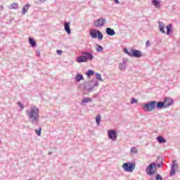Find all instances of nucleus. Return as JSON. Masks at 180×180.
I'll return each mask as SVG.
<instances>
[{
	"instance_id": "1",
	"label": "nucleus",
	"mask_w": 180,
	"mask_h": 180,
	"mask_svg": "<svg viewBox=\"0 0 180 180\" xmlns=\"http://www.w3.org/2000/svg\"><path fill=\"white\" fill-rule=\"evenodd\" d=\"M26 116L32 124H38L40 120V109L36 105H31L25 110Z\"/></svg>"
},
{
	"instance_id": "2",
	"label": "nucleus",
	"mask_w": 180,
	"mask_h": 180,
	"mask_svg": "<svg viewBox=\"0 0 180 180\" xmlns=\"http://www.w3.org/2000/svg\"><path fill=\"white\" fill-rule=\"evenodd\" d=\"M94 60V55L89 52H82V56L77 58V63H88Z\"/></svg>"
},
{
	"instance_id": "3",
	"label": "nucleus",
	"mask_w": 180,
	"mask_h": 180,
	"mask_svg": "<svg viewBox=\"0 0 180 180\" xmlns=\"http://www.w3.org/2000/svg\"><path fill=\"white\" fill-rule=\"evenodd\" d=\"M124 53L129 56V57H135V58H141V57H143V52L134 49L128 51L127 48H124Z\"/></svg>"
},
{
	"instance_id": "4",
	"label": "nucleus",
	"mask_w": 180,
	"mask_h": 180,
	"mask_svg": "<svg viewBox=\"0 0 180 180\" xmlns=\"http://www.w3.org/2000/svg\"><path fill=\"white\" fill-rule=\"evenodd\" d=\"M98 86L99 82L95 79L90 80L84 85V88L87 92H94V91H95V88H98Z\"/></svg>"
},
{
	"instance_id": "5",
	"label": "nucleus",
	"mask_w": 180,
	"mask_h": 180,
	"mask_svg": "<svg viewBox=\"0 0 180 180\" xmlns=\"http://www.w3.org/2000/svg\"><path fill=\"white\" fill-rule=\"evenodd\" d=\"M157 106V101H152L142 105V108L146 112H153Z\"/></svg>"
},
{
	"instance_id": "6",
	"label": "nucleus",
	"mask_w": 180,
	"mask_h": 180,
	"mask_svg": "<svg viewBox=\"0 0 180 180\" xmlns=\"http://www.w3.org/2000/svg\"><path fill=\"white\" fill-rule=\"evenodd\" d=\"M122 169L125 172H133L136 169V163L125 162L122 165Z\"/></svg>"
},
{
	"instance_id": "7",
	"label": "nucleus",
	"mask_w": 180,
	"mask_h": 180,
	"mask_svg": "<svg viewBox=\"0 0 180 180\" xmlns=\"http://www.w3.org/2000/svg\"><path fill=\"white\" fill-rule=\"evenodd\" d=\"M90 36L92 39H96L98 37V40H102L103 39V34L99 30L93 29L90 31Z\"/></svg>"
},
{
	"instance_id": "8",
	"label": "nucleus",
	"mask_w": 180,
	"mask_h": 180,
	"mask_svg": "<svg viewBox=\"0 0 180 180\" xmlns=\"http://www.w3.org/2000/svg\"><path fill=\"white\" fill-rule=\"evenodd\" d=\"M105 23L106 18H101L94 21V26L96 27H102L103 26H105Z\"/></svg>"
},
{
	"instance_id": "9",
	"label": "nucleus",
	"mask_w": 180,
	"mask_h": 180,
	"mask_svg": "<svg viewBox=\"0 0 180 180\" xmlns=\"http://www.w3.org/2000/svg\"><path fill=\"white\" fill-rule=\"evenodd\" d=\"M108 139L112 140V141H116L117 140V132L116 131L111 129L108 131Z\"/></svg>"
},
{
	"instance_id": "10",
	"label": "nucleus",
	"mask_w": 180,
	"mask_h": 180,
	"mask_svg": "<svg viewBox=\"0 0 180 180\" xmlns=\"http://www.w3.org/2000/svg\"><path fill=\"white\" fill-rule=\"evenodd\" d=\"M156 167L157 165H155V163H150L146 168V172L148 175H153L154 174H155V171H153V169Z\"/></svg>"
},
{
	"instance_id": "11",
	"label": "nucleus",
	"mask_w": 180,
	"mask_h": 180,
	"mask_svg": "<svg viewBox=\"0 0 180 180\" xmlns=\"http://www.w3.org/2000/svg\"><path fill=\"white\" fill-rule=\"evenodd\" d=\"M176 169H178V163H176V160H174L172 162V170L170 172V175H172V176L175 175Z\"/></svg>"
},
{
	"instance_id": "12",
	"label": "nucleus",
	"mask_w": 180,
	"mask_h": 180,
	"mask_svg": "<svg viewBox=\"0 0 180 180\" xmlns=\"http://www.w3.org/2000/svg\"><path fill=\"white\" fill-rule=\"evenodd\" d=\"M165 103V108H169L172 103H174V100L172 98H166L163 102Z\"/></svg>"
},
{
	"instance_id": "13",
	"label": "nucleus",
	"mask_w": 180,
	"mask_h": 180,
	"mask_svg": "<svg viewBox=\"0 0 180 180\" xmlns=\"http://www.w3.org/2000/svg\"><path fill=\"white\" fill-rule=\"evenodd\" d=\"M152 5L157 8V9H160L161 8V0H152Z\"/></svg>"
},
{
	"instance_id": "14",
	"label": "nucleus",
	"mask_w": 180,
	"mask_h": 180,
	"mask_svg": "<svg viewBox=\"0 0 180 180\" xmlns=\"http://www.w3.org/2000/svg\"><path fill=\"white\" fill-rule=\"evenodd\" d=\"M105 32L108 36H115L116 34V32H115V30L110 28V27H107L105 30Z\"/></svg>"
},
{
	"instance_id": "15",
	"label": "nucleus",
	"mask_w": 180,
	"mask_h": 180,
	"mask_svg": "<svg viewBox=\"0 0 180 180\" xmlns=\"http://www.w3.org/2000/svg\"><path fill=\"white\" fill-rule=\"evenodd\" d=\"M165 24L162 22H159V32L162 34H165Z\"/></svg>"
},
{
	"instance_id": "16",
	"label": "nucleus",
	"mask_w": 180,
	"mask_h": 180,
	"mask_svg": "<svg viewBox=\"0 0 180 180\" xmlns=\"http://www.w3.org/2000/svg\"><path fill=\"white\" fill-rule=\"evenodd\" d=\"M70 22H65L64 24V28L68 34H71V29L70 28Z\"/></svg>"
},
{
	"instance_id": "17",
	"label": "nucleus",
	"mask_w": 180,
	"mask_h": 180,
	"mask_svg": "<svg viewBox=\"0 0 180 180\" xmlns=\"http://www.w3.org/2000/svg\"><path fill=\"white\" fill-rule=\"evenodd\" d=\"M156 108L157 109H162V108H166L165 107V103L162 101H159L157 103L156 101Z\"/></svg>"
},
{
	"instance_id": "18",
	"label": "nucleus",
	"mask_w": 180,
	"mask_h": 180,
	"mask_svg": "<svg viewBox=\"0 0 180 180\" xmlns=\"http://www.w3.org/2000/svg\"><path fill=\"white\" fill-rule=\"evenodd\" d=\"M127 65H126V60H123V62L120 63L119 64V69L121 70V71H124L127 68Z\"/></svg>"
},
{
	"instance_id": "19",
	"label": "nucleus",
	"mask_w": 180,
	"mask_h": 180,
	"mask_svg": "<svg viewBox=\"0 0 180 180\" xmlns=\"http://www.w3.org/2000/svg\"><path fill=\"white\" fill-rule=\"evenodd\" d=\"M30 8V5L27 4H25L22 9V15H25V13H27V11H29V8Z\"/></svg>"
},
{
	"instance_id": "20",
	"label": "nucleus",
	"mask_w": 180,
	"mask_h": 180,
	"mask_svg": "<svg viewBox=\"0 0 180 180\" xmlns=\"http://www.w3.org/2000/svg\"><path fill=\"white\" fill-rule=\"evenodd\" d=\"M83 79H84V75H82L81 74H77L75 77V81H76V82H79L82 81Z\"/></svg>"
},
{
	"instance_id": "21",
	"label": "nucleus",
	"mask_w": 180,
	"mask_h": 180,
	"mask_svg": "<svg viewBox=\"0 0 180 180\" xmlns=\"http://www.w3.org/2000/svg\"><path fill=\"white\" fill-rule=\"evenodd\" d=\"M157 141H158V143H160V144L167 143V139H165V138L162 137V136H158Z\"/></svg>"
},
{
	"instance_id": "22",
	"label": "nucleus",
	"mask_w": 180,
	"mask_h": 180,
	"mask_svg": "<svg viewBox=\"0 0 180 180\" xmlns=\"http://www.w3.org/2000/svg\"><path fill=\"white\" fill-rule=\"evenodd\" d=\"M167 32H166V34L169 35L171 34V31L172 30V24H169L167 27Z\"/></svg>"
},
{
	"instance_id": "23",
	"label": "nucleus",
	"mask_w": 180,
	"mask_h": 180,
	"mask_svg": "<svg viewBox=\"0 0 180 180\" xmlns=\"http://www.w3.org/2000/svg\"><path fill=\"white\" fill-rule=\"evenodd\" d=\"M96 50L97 53H102V51H103V47L99 44H96Z\"/></svg>"
},
{
	"instance_id": "24",
	"label": "nucleus",
	"mask_w": 180,
	"mask_h": 180,
	"mask_svg": "<svg viewBox=\"0 0 180 180\" xmlns=\"http://www.w3.org/2000/svg\"><path fill=\"white\" fill-rule=\"evenodd\" d=\"M91 102H92V98H84L82 100V103H89Z\"/></svg>"
},
{
	"instance_id": "25",
	"label": "nucleus",
	"mask_w": 180,
	"mask_h": 180,
	"mask_svg": "<svg viewBox=\"0 0 180 180\" xmlns=\"http://www.w3.org/2000/svg\"><path fill=\"white\" fill-rule=\"evenodd\" d=\"M96 79L97 81H100V82H103V79H102V76L99 73H95Z\"/></svg>"
},
{
	"instance_id": "26",
	"label": "nucleus",
	"mask_w": 180,
	"mask_h": 180,
	"mask_svg": "<svg viewBox=\"0 0 180 180\" xmlns=\"http://www.w3.org/2000/svg\"><path fill=\"white\" fill-rule=\"evenodd\" d=\"M29 43L32 47H36V41L32 38H29Z\"/></svg>"
},
{
	"instance_id": "27",
	"label": "nucleus",
	"mask_w": 180,
	"mask_h": 180,
	"mask_svg": "<svg viewBox=\"0 0 180 180\" xmlns=\"http://www.w3.org/2000/svg\"><path fill=\"white\" fill-rule=\"evenodd\" d=\"M130 153L131 154H137V153H139V150H137V148L133 147L131 148Z\"/></svg>"
},
{
	"instance_id": "28",
	"label": "nucleus",
	"mask_w": 180,
	"mask_h": 180,
	"mask_svg": "<svg viewBox=\"0 0 180 180\" xmlns=\"http://www.w3.org/2000/svg\"><path fill=\"white\" fill-rule=\"evenodd\" d=\"M96 122L97 123V126H100L101 125V115H98L96 117Z\"/></svg>"
},
{
	"instance_id": "29",
	"label": "nucleus",
	"mask_w": 180,
	"mask_h": 180,
	"mask_svg": "<svg viewBox=\"0 0 180 180\" xmlns=\"http://www.w3.org/2000/svg\"><path fill=\"white\" fill-rule=\"evenodd\" d=\"M18 4H16V3L12 4L9 6V9H18Z\"/></svg>"
},
{
	"instance_id": "30",
	"label": "nucleus",
	"mask_w": 180,
	"mask_h": 180,
	"mask_svg": "<svg viewBox=\"0 0 180 180\" xmlns=\"http://www.w3.org/2000/svg\"><path fill=\"white\" fill-rule=\"evenodd\" d=\"M95 74V72H94L93 70H89L86 72V75L87 77H92V75H94Z\"/></svg>"
},
{
	"instance_id": "31",
	"label": "nucleus",
	"mask_w": 180,
	"mask_h": 180,
	"mask_svg": "<svg viewBox=\"0 0 180 180\" xmlns=\"http://www.w3.org/2000/svg\"><path fill=\"white\" fill-rule=\"evenodd\" d=\"M17 104L20 108V111L22 112L25 109V105L20 102H18Z\"/></svg>"
},
{
	"instance_id": "32",
	"label": "nucleus",
	"mask_w": 180,
	"mask_h": 180,
	"mask_svg": "<svg viewBox=\"0 0 180 180\" xmlns=\"http://www.w3.org/2000/svg\"><path fill=\"white\" fill-rule=\"evenodd\" d=\"M35 133L37 134V136H41V128L37 129L35 130Z\"/></svg>"
},
{
	"instance_id": "33",
	"label": "nucleus",
	"mask_w": 180,
	"mask_h": 180,
	"mask_svg": "<svg viewBox=\"0 0 180 180\" xmlns=\"http://www.w3.org/2000/svg\"><path fill=\"white\" fill-rule=\"evenodd\" d=\"M138 102H139V101L136 100V98H132L131 99L130 103H131V105H134V103H137Z\"/></svg>"
},
{
	"instance_id": "34",
	"label": "nucleus",
	"mask_w": 180,
	"mask_h": 180,
	"mask_svg": "<svg viewBox=\"0 0 180 180\" xmlns=\"http://www.w3.org/2000/svg\"><path fill=\"white\" fill-rule=\"evenodd\" d=\"M156 180H162V176L160 174H156L155 176Z\"/></svg>"
},
{
	"instance_id": "35",
	"label": "nucleus",
	"mask_w": 180,
	"mask_h": 180,
	"mask_svg": "<svg viewBox=\"0 0 180 180\" xmlns=\"http://www.w3.org/2000/svg\"><path fill=\"white\" fill-rule=\"evenodd\" d=\"M44 2H46V0H39V1H37V4H43V3H44Z\"/></svg>"
},
{
	"instance_id": "36",
	"label": "nucleus",
	"mask_w": 180,
	"mask_h": 180,
	"mask_svg": "<svg viewBox=\"0 0 180 180\" xmlns=\"http://www.w3.org/2000/svg\"><path fill=\"white\" fill-rule=\"evenodd\" d=\"M36 54H37V57H40V51H37Z\"/></svg>"
},
{
	"instance_id": "37",
	"label": "nucleus",
	"mask_w": 180,
	"mask_h": 180,
	"mask_svg": "<svg viewBox=\"0 0 180 180\" xmlns=\"http://www.w3.org/2000/svg\"><path fill=\"white\" fill-rule=\"evenodd\" d=\"M57 54H61L63 53V51L61 50H57L56 51Z\"/></svg>"
},
{
	"instance_id": "38",
	"label": "nucleus",
	"mask_w": 180,
	"mask_h": 180,
	"mask_svg": "<svg viewBox=\"0 0 180 180\" xmlns=\"http://www.w3.org/2000/svg\"><path fill=\"white\" fill-rule=\"evenodd\" d=\"M114 2H115L117 4H120V2L119 1V0H114Z\"/></svg>"
},
{
	"instance_id": "39",
	"label": "nucleus",
	"mask_w": 180,
	"mask_h": 180,
	"mask_svg": "<svg viewBox=\"0 0 180 180\" xmlns=\"http://www.w3.org/2000/svg\"><path fill=\"white\" fill-rule=\"evenodd\" d=\"M146 46H150V41H146Z\"/></svg>"
},
{
	"instance_id": "40",
	"label": "nucleus",
	"mask_w": 180,
	"mask_h": 180,
	"mask_svg": "<svg viewBox=\"0 0 180 180\" xmlns=\"http://www.w3.org/2000/svg\"><path fill=\"white\" fill-rule=\"evenodd\" d=\"M157 166H158L159 168H160L161 164H158V165H157Z\"/></svg>"
},
{
	"instance_id": "41",
	"label": "nucleus",
	"mask_w": 180,
	"mask_h": 180,
	"mask_svg": "<svg viewBox=\"0 0 180 180\" xmlns=\"http://www.w3.org/2000/svg\"><path fill=\"white\" fill-rule=\"evenodd\" d=\"M49 155H51V152H49Z\"/></svg>"
}]
</instances>
